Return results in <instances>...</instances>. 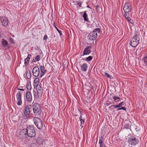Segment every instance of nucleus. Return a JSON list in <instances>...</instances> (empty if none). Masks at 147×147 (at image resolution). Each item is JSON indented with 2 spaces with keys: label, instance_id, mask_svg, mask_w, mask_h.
Instances as JSON below:
<instances>
[{
  "label": "nucleus",
  "instance_id": "1",
  "mask_svg": "<svg viewBox=\"0 0 147 147\" xmlns=\"http://www.w3.org/2000/svg\"><path fill=\"white\" fill-rule=\"evenodd\" d=\"M32 109L34 115L36 117H40L42 113V110L40 105L38 103H34L33 104Z\"/></svg>",
  "mask_w": 147,
  "mask_h": 147
},
{
  "label": "nucleus",
  "instance_id": "2",
  "mask_svg": "<svg viewBox=\"0 0 147 147\" xmlns=\"http://www.w3.org/2000/svg\"><path fill=\"white\" fill-rule=\"evenodd\" d=\"M140 40V34L138 32H136L131 40L130 41L129 44L134 47H136L139 43Z\"/></svg>",
  "mask_w": 147,
  "mask_h": 147
},
{
  "label": "nucleus",
  "instance_id": "3",
  "mask_svg": "<svg viewBox=\"0 0 147 147\" xmlns=\"http://www.w3.org/2000/svg\"><path fill=\"white\" fill-rule=\"evenodd\" d=\"M32 109L31 105H25L24 109V115L23 117L24 119H28L30 117V114Z\"/></svg>",
  "mask_w": 147,
  "mask_h": 147
},
{
  "label": "nucleus",
  "instance_id": "4",
  "mask_svg": "<svg viewBox=\"0 0 147 147\" xmlns=\"http://www.w3.org/2000/svg\"><path fill=\"white\" fill-rule=\"evenodd\" d=\"M101 30V29L98 28L94 29L88 35L89 39L91 40H95L97 37L98 34H100Z\"/></svg>",
  "mask_w": 147,
  "mask_h": 147
},
{
  "label": "nucleus",
  "instance_id": "5",
  "mask_svg": "<svg viewBox=\"0 0 147 147\" xmlns=\"http://www.w3.org/2000/svg\"><path fill=\"white\" fill-rule=\"evenodd\" d=\"M27 134L29 137L32 138L34 137L36 135V132L34 127L31 125H29L25 129Z\"/></svg>",
  "mask_w": 147,
  "mask_h": 147
},
{
  "label": "nucleus",
  "instance_id": "6",
  "mask_svg": "<svg viewBox=\"0 0 147 147\" xmlns=\"http://www.w3.org/2000/svg\"><path fill=\"white\" fill-rule=\"evenodd\" d=\"M38 117H35L33 119L34 122L36 126L39 129H41L43 126V123L41 119Z\"/></svg>",
  "mask_w": 147,
  "mask_h": 147
},
{
  "label": "nucleus",
  "instance_id": "7",
  "mask_svg": "<svg viewBox=\"0 0 147 147\" xmlns=\"http://www.w3.org/2000/svg\"><path fill=\"white\" fill-rule=\"evenodd\" d=\"M128 142L131 146H134L138 143L139 140L137 138L133 136L129 138L128 140Z\"/></svg>",
  "mask_w": 147,
  "mask_h": 147
},
{
  "label": "nucleus",
  "instance_id": "8",
  "mask_svg": "<svg viewBox=\"0 0 147 147\" xmlns=\"http://www.w3.org/2000/svg\"><path fill=\"white\" fill-rule=\"evenodd\" d=\"M131 8L130 4L128 3H126L124 4L123 10L125 12H129L131 11Z\"/></svg>",
  "mask_w": 147,
  "mask_h": 147
},
{
  "label": "nucleus",
  "instance_id": "9",
  "mask_svg": "<svg viewBox=\"0 0 147 147\" xmlns=\"http://www.w3.org/2000/svg\"><path fill=\"white\" fill-rule=\"evenodd\" d=\"M32 73L33 76L37 77H38L40 73L39 69L38 67L37 66H35L32 69Z\"/></svg>",
  "mask_w": 147,
  "mask_h": 147
},
{
  "label": "nucleus",
  "instance_id": "10",
  "mask_svg": "<svg viewBox=\"0 0 147 147\" xmlns=\"http://www.w3.org/2000/svg\"><path fill=\"white\" fill-rule=\"evenodd\" d=\"M17 100L18 101L17 104L19 105H20L22 104V94L20 92H19L17 93L16 95Z\"/></svg>",
  "mask_w": 147,
  "mask_h": 147
},
{
  "label": "nucleus",
  "instance_id": "11",
  "mask_svg": "<svg viewBox=\"0 0 147 147\" xmlns=\"http://www.w3.org/2000/svg\"><path fill=\"white\" fill-rule=\"evenodd\" d=\"M25 98L27 101L31 102L32 100V96L30 92L27 91L26 93Z\"/></svg>",
  "mask_w": 147,
  "mask_h": 147
},
{
  "label": "nucleus",
  "instance_id": "12",
  "mask_svg": "<svg viewBox=\"0 0 147 147\" xmlns=\"http://www.w3.org/2000/svg\"><path fill=\"white\" fill-rule=\"evenodd\" d=\"M91 48L92 47L91 46L87 47L86 48L83 52V55H89L91 52Z\"/></svg>",
  "mask_w": 147,
  "mask_h": 147
},
{
  "label": "nucleus",
  "instance_id": "13",
  "mask_svg": "<svg viewBox=\"0 0 147 147\" xmlns=\"http://www.w3.org/2000/svg\"><path fill=\"white\" fill-rule=\"evenodd\" d=\"M1 43L3 46L5 48L7 47V49H9L10 47L9 45L8 42L3 39H2Z\"/></svg>",
  "mask_w": 147,
  "mask_h": 147
},
{
  "label": "nucleus",
  "instance_id": "14",
  "mask_svg": "<svg viewBox=\"0 0 147 147\" xmlns=\"http://www.w3.org/2000/svg\"><path fill=\"white\" fill-rule=\"evenodd\" d=\"M38 94H42L43 92V89L40 85L38 84L36 86Z\"/></svg>",
  "mask_w": 147,
  "mask_h": 147
},
{
  "label": "nucleus",
  "instance_id": "15",
  "mask_svg": "<svg viewBox=\"0 0 147 147\" xmlns=\"http://www.w3.org/2000/svg\"><path fill=\"white\" fill-rule=\"evenodd\" d=\"M84 22L88 25H91L94 21L92 19H84Z\"/></svg>",
  "mask_w": 147,
  "mask_h": 147
},
{
  "label": "nucleus",
  "instance_id": "16",
  "mask_svg": "<svg viewBox=\"0 0 147 147\" xmlns=\"http://www.w3.org/2000/svg\"><path fill=\"white\" fill-rule=\"evenodd\" d=\"M41 70V73L40 74V77H42V76L46 73V70L43 66H40Z\"/></svg>",
  "mask_w": 147,
  "mask_h": 147
},
{
  "label": "nucleus",
  "instance_id": "17",
  "mask_svg": "<svg viewBox=\"0 0 147 147\" xmlns=\"http://www.w3.org/2000/svg\"><path fill=\"white\" fill-rule=\"evenodd\" d=\"M81 68L82 71L86 72L87 70V65L86 63H84L80 66Z\"/></svg>",
  "mask_w": 147,
  "mask_h": 147
},
{
  "label": "nucleus",
  "instance_id": "18",
  "mask_svg": "<svg viewBox=\"0 0 147 147\" xmlns=\"http://www.w3.org/2000/svg\"><path fill=\"white\" fill-rule=\"evenodd\" d=\"M43 142V139L41 138L38 137L37 139L36 142L37 144L40 145Z\"/></svg>",
  "mask_w": 147,
  "mask_h": 147
},
{
  "label": "nucleus",
  "instance_id": "19",
  "mask_svg": "<svg viewBox=\"0 0 147 147\" xmlns=\"http://www.w3.org/2000/svg\"><path fill=\"white\" fill-rule=\"evenodd\" d=\"M53 26L56 29L57 31L58 32L59 34L60 35V36H62L63 35V34L62 32H61V31L59 30L56 27V26L55 25V22H53Z\"/></svg>",
  "mask_w": 147,
  "mask_h": 147
},
{
  "label": "nucleus",
  "instance_id": "20",
  "mask_svg": "<svg viewBox=\"0 0 147 147\" xmlns=\"http://www.w3.org/2000/svg\"><path fill=\"white\" fill-rule=\"evenodd\" d=\"M130 121H127L126 123L124 125V128L126 129H129L130 127Z\"/></svg>",
  "mask_w": 147,
  "mask_h": 147
},
{
  "label": "nucleus",
  "instance_id": "21",
  "mask_svg": "<svg viewBox=\"0 0 147 147\" xmlns=\"http://www.w3.org/2000/svg\"><path fill=\"white\" fill-rule=\"evenodd\" d=\"M113 99L114 101H115V102H117L118 101H119L120 100V98L118 96H113Z\"/></svg>",
  "mask_w": 147,
  "mask_h": 147
},
{
  "label": "nucleus",
  "instance_id": "22",
  "mask_svg": "<svg viewBox=\"0 0 147 147\" xmlns=\"http://www.w3.org/2000/svg\"><path fill=\"white\" fill-rule=\"evenodd\" d=\"M80 127H81V128L82 129L84 125L85 122L84 118L80 119Z\"/></svg>",
  "mask_w": 147,
  "mask_h": 147
},
{
  "label": "nucleus",
  "instance_id": "23",
  "mask_svg": "<svg viewBox=\"0 0 147 147\" xmlns=\"http://www.w3.org/2000/svg\"><path fill=\"white\" fill-rule=\"evenodd\" d=\"M39 83V78H36L34 81V87L36 85L38 84Z\"/></svg>",
  "mask_w": 147,
  "mask_h": 147
},
{
  "label": "nucleus",
  "instance_id": "24",
  "mask_svg": "<svg viewBox=\"0 0 147 147\" xmlns=\"http://www.w3.org/2000/svg\"><path fill=\"white\" fill-rule=\"evenodd\" d=\"M8 23L7 19H4L3 21L2 22V24L4 26H6Z\"/></svg>",
  "mask_w": 147,
  "mask_h": 147
},
{
  "label": "nucleus",
  "instance_id": "25",
  "mask_svg": "<svg viewBox=\"0 0 147 147\" xmlns=\"http://www.w3.org/2000/svg\"><path fill=\"white\" fill-rule=\"evenodd\" d=\"M104 138L102 136H101L99 138V143L100 144V146L104 144L103 143V140Z\"/></svg>",
  "mask_w": 147,
  "mask_h": 147
},
{
  "label": "nucleus",
  "instance_id": "26",
  "mask_svg": "<svg viewBox=\"0 0 147 147\" xmlns=\"http://www.w3.org/2000/svg\"><path fill=\"white\" fill-rule=\"evenodd\" d=\"M40 56L39 55H37L35 57L34 59L33 62H35L36 61H38L40 60Z\"/></svg>",
  "mask_w": 147,
  "mask_h": 147
},
{
  "label": "nucleus",
  "instance_id": "27",
  "mask_svg": "<svg viewBox=\"0 0 147 147\" xmlns=\"http://www.w3.org/2000/svg\"><path fill=\"white\" fill-rule=\"evenodd\" d=\"M26 76L28 79H30V78L31 72L30 71H28L26 72Z\"/></svg>",
  "mask_w": 147,
  "mask_h": 147
},
{
  "label": "nucleus",
  "instance_id": "28",
  "mask_svg": "<svg viewBox=\"0 0 147 147\" xmlns=\"http://www.w3.org/2000/svg\"><path fill=\"white\" fill-rule=\"evenodd\" d=\"M29 61L30 59H29V58H26L24 60V64L25 66H26L28 65Z\"/></svg>",
  "mask_w": 147,
  "mask_h": 147
},
{
  "label": "nucleus",
  "instance_id": "29",
  "mask_svg": "<svg viewBox=\"0 0 147 147\" xmlns=\"http://www.w3.org/2000/svg\"><path fill=\"white\" fill-rule=\"evenodd\" d=\"M124 16L125 18H130V17L129 16V12H125Z\"/></svg>",
  "mask_w": 147,
  "mask_h": 147
},
{
  "label": "nucleus",
  "instance_id": "30",
  "mask_svg": "<svg viewBox=\"0 0 147 147\" xmlns=\"http://www.w3.org/2000/svg\"><path fill=\"white\" fill-rule=\"evenodd\" d=\"M128 22H129L131 24H133L134 23V19H127Z\"/></svg>",
  "mask_w": 147,
  "mask_h": 147
},
{
  "label": "nucleus",
  "instance_id": "31",
  "mask_svg": "<svg viewBox=\"0 0 147 147\" xmlns=\"http://www.w3.org/2000/svg\"><path fill=\"white\" fill-rule=\"evenodd\" d=\"M76 3H77V5H78L79 7H81V5L82 3V1H76Z\"/></svg>",
  "mask_w": 147,
  "mask_h": 147
},
{
  "label": "nucleus",
  "instance_id": "32",
  "mask_svg": "<svg viewBox=\"0 0 147 147\" xmlns=\"http://www.w3.org/2000/svg\"><path fill=\"white\" fill-rule=\"evenodd\" d=\"M143 61L144 63L146 64V65H147V55L144 57L143 59Z\"/></svg>",
  "mask_w": 147,
  "mask_h": 147
},
{
  "label": "nucleus",
  "instance_id": "33",
  "mask_svg": "<svg viewBox=\"0 0 147 147\" xmlns=\"http://www.w3.org/2000/svg\"><path fill=\"white\" fill-rule=\"evenodd\" d=\"M27 88L28 90H30L32 89V87L30 84H28L27 85Z\"/></svg>",
  "mask_w": 147,
  "mask_h": 147
},
{
  "label": "nucleus",
  "instance_id": "34",
  "mask_svg": "<svg viewBox=\"0 0 147 147\" xmlns=\"http://www.w3.org/2000/svg\"><path fill=\"white\" fill-rule=\"evenodd\" d=\"M105 76H107L108 78H109L110 79H112L113 78L112 76L107 73H105Z\"/></svg>",
  "mask_w": 147,
  "mask_h": 147
},
{
  "label": "nucleus",
  "instance_id": "35",
  "mask_svg": "<svg viewBox=\"0 0 147 147\" xmlns=\"http://www.w3.org/2000/svg\"><path fill=\"white\" fill-rule=\"evenodd\" d=\"M92 59V57L89 56L86 58V60L87 61H90Z\"/></svg>",
  "mask_w": 147,
  "mask_h": 147
},
{
  "label": "nucleus",
  "instance_id": "36",
  "mask_svg": "<svg viewBox=\"0 0 147 147\" xmlns=\"http://www.w3.org/2000/svg\"><path fill=\"white\" fill-rule=\"evenodd\" d=\"M88 15L87 13H86V11L84 12L83 15L82 16L84 18H87V17Z\"/></svg>",
  "mask_w": 147,
  "mask_h": 147
},
{
  "label": "nucleus",
  "instance_id": "37",
  "mask_svg": "<svg viewBox=\"0 0 147 147\" xmlns=\"http://www.w3.org/2000/svg\"><path fill=\"white\" fill-rule=\"evenodd\" d=\"M10 41L12 44L15 43L14 42V40L12 38H9Z\"/></svg>",
  "mask_w": 147,
  "mask_h": 147
},
{
  "label": "nucleus",
  "instance_id": "38",
  "mask_svg": "<svg viewBox=\"0 0 147 147\" xmlns=\"http://www.w3.org/2000/svg\"><path fill=\"white\" fill-rule=\"evenodd\" d=\"M124 102H122L120 103L119 104H118V105L119 106V107H120L121 106L124 105Z\"/></svg>",
  "mask_w": 147,
  "mask_h": 147
},
{
  "label": "nucleus",
  "instance_id": "39",
  "mask_svg": "<svg viewBox=\"0 0 147 147\" xmlns=\"http://www.w3.org/2000/svg\"><path fill=\"white\" fill-rule=\"evenodd\" d=\"M48 37L47 35H45L44 36L43 39V40H46L47 39Z\"/></svg>",
  "mask_w": 147,
  "mask_h": 147
},
{
  "label": "nucleus",
  "instance_id": "40",
  "mask_svg": "<svg viewBox=\"0 0 147 147\" xmlns=\"http://www.w3.org/2000/svg\"><path fill=\"white\" fill-rule=\"evenodd\" d=\"M111 107H114V108H118V107H119V106L118 105H111Z\"/></svg>",
  "mask_w": 147,
  "mask_h": 147
},
{
  "label": "nucleus",
  "instance_id": "41",
  "mask_svg": "<svg viewBox=\"0 0 147 147\" xmlns=\"http://www.w3.org/2000/svg\"><path fill=\"white\" fill-rule=\"evenodd\" d=\"M80 115L79 117V119H84V118L82 117V114H81V112H80Z\"/></svg>",
  "mask_w": 147,
  "mask_h": 147
},
{
  "label": "nucleus",
  "instance_id": "42",
  "mask_svg": "<svg viewBox=\"0 0 147 147\" xmlns=\"http://www.w3.org/2000/svg\"><path fill=\"white\" fill-rule=\"evenodd\" d=\"M30 147H36V145L34 144H32V145Z\"/></svg>",
  "mask_w": 147,
  "mask_h": 147
},
{
  "label": "nucleus",
  "instance_id": "43",
  "mask_svg": "<svg viewBox=\"0 0 147 147\" xmlns=\"http://www.w3.org/2000/svg\"><path fill=\"white\" fill-rule=\"evenodd\" d=\"M121 110H124L125 111L126 110V109L125 107H122L121 108Z\"/></svg>",
  "mask_w": 147,
  "mask_h": 147
},
{
  "label": "nucleus",
  "instance_id": "44",
  "mask_svg": "<svg viewBox=\"0 0 147 147\" xmlns=\"http://www.w3.org/2000/svg\"><path fill=\"white\" fill-rule=\"evenodd\" d=\"M31 56L32 55L31 54L28 55L27 58H29V59H30L31 57Z\"/></svg>",
  "mask_w": 147,
  "mask_h": 147
},
{
  "label": "nucleus",
  "instance_id": "45",
  "mask_svg": "<svg viewBox=\"0 0 147 147\" xmlns=\"http://www.w3.org/2000/svg\"><path fill=\"white\" fill-rule=\"evenodd\" d=\"M17 89H18V90H22V91H24V89H21V88H18Z\"/></svg>",
  "mask_w": 147,
  "mask_h": 147
},
{
  "label": "nucleus",
  "instance_id": "46",
  "mask_svg": "<svg viewBox=\"0 0 147 147\" xmlns=\"http://www.w3.org/2000/svg\"><path fill=\"white\" fill-rule=\"evenodd\" d=\"M100 147H106L104 144L100 146Z\"/></svg>",
  "mask_w": 147,
  "mask_h": 147
},
{
  "label": "nucleus",
  "instance_id": "47",
  "mask_svg": "<svg viewBox=\"0 0 147 147\" xmlns=\"http://www.w3.org/2000/svg\"><path fill=\"white\" fill-rule=\"evenodd\" d=\"M121 110V108H118V109H117V111H119V110Z\"/></svg>",
  "mask_w": 147,
  "mask_h": 147
}]
</instances>
